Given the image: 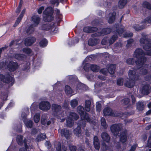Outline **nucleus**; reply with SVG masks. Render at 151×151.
I'll list each match as a JSON object with an SVG mask.
<instances>
[{"label":"nucleus","mask_w":151,"mask_h":151,"mask_svg":"<svg viewBox=\"0 0 151 151\" xmlns=\"http://www.w3.org/2000/svg\"><path fill=\"white\" fill-rule=\"evenodd\" d=\"M97 30L98 29L94 27H86V32H96Z\"/></svg>","instance_id":"obj_30"},{"label":"nucleus","mask_w":151,"mask_h":151,"mask_svg":"<svg viewBox=\"0 0 151 151\" xmlns=\"http://www.w3.org/2000/svg\"><path fill=\"white\" fill-rule=\"evenodd\" d=\"M79 42V40L77 38H76L75 39L71 41V43L70 44L71 45H73L76 43H77Z\"/></svg>","instance_id":"obj_57"},{"label":"nucleus","mask_w":151,"mask_h":151,"mask_svg":"<svg viewBox=\"0 0 151 151\" xmlns=\"http://www.w3.org/2000/svg\"><path fill=\"white\" fill-rule=\"evenodd\" d=\"M74 132L75 134L78 137L80 136L81 133V130L80 127L78 126L76 129L74 130Z\"/></svg>","instance_id":"obj_35"},{"label":"nucleus","mask_w":151,"mask_h":151,"mask_svg":"<svg viewBox=\"0 0 151 151\" xmlns=\"http://www.w3.org/2000/svg\"><path fill=\"white\" fill-rule=\"evenodd\" d=\"M137 146V145L136 144L133 145L131 149L129 151H134L135 149Z\"/></svg>","instance_id":"obj_62"},{"label":"nucleus","mask_w":151,"mask_h":151,"mask_svg":"<svg viewBox=\"0 0 151 151\" xmlns=\"http://www.w3.org/2000/svg\"><path fill=\"white\" fill-rule=\"evenodd\" d=\"M147 146L150 148H151V137L149 138L147 143Z\"/></svg>","instance_id":"obj_61"},{"label":"nucleus","mask_w":151,"mask_h":151,"mask_svg":"<svg viewBox=\"0 0 151 151\" xmlns=\"http://www.w3.org/2000/svg\"><path fill=\"white\" fill-rule=\"evenodd\" d=\"M0 81L6 83H10L11 86L12 85L14 82V78L12 77L9 76V77L5 78L4 76L2 75H0Z\"/></svg>","instance_id":"obj_11"},{"label":"nucleus","mask_w":151,"mask_h":151,"mask_svg":"<svg viewBox=\"0 0 151 151\" xmlns=\"http://www.w3.org/2000/svg\"><path fill=\"white\" fill-rule=\"evenodd\" d=\"M143 23H151V16L147 17L145 19Z\"/></svg>","instance_id":"obj_56"},{"label":"nucleus","mask_w":151,"mask_h":151,"mask_svg":"<svg viewBox=\"0 0 151 151\" xmlns=\"http://www.w3.org/2000/svg\"><path fill=\"white\" fill-rule=\"evenodd\" d=\"M29 65L30 64L29 63H27L24 68V70H28L30 68Z\"/></svg>","instance_id":"obj_60"},{"label":"nucleus","mask_w":151,"mask_h":151,"mask_svg":"<svg viewBox=\"0 0 151 151\" xmlns=\"http://www.w3.org/2000/svg\"><path fill=\"white\" fill-rule=\"evenodd\" d=\"M50 104L49 102L42 101L40 103L39 107L42 110H48L50 109Z\"/></svg>","instance_id":"obj_9"},{"label":"nucleus","mask_w":151,"mask_h":151,"mask_svg":"<svg viewBox=\"0 0 151 151\" xmlns=\"http://www.w3.org/2000/svg\"><path fill=\"white\" fill-rule=\"evenodd\" d=\"M143 6L149 9H151V4H150L148 2H144L143 4Z\"/></svg>","instance_id":"obj_45"},{"label":"nucleus","mask_w":151,"mask_h":151,"mask_svg":"<svg viewBox=\"0 0 151 151\" xmlns=\"http://www.w3.org/2000/svg\"><path fill=\"white\" fill-rule=\"evenodd\" d=\"M121 102L123 105H127L129 104L130 102V100L128 98H125L122 100Z\"/></svg>","instance_id":"obj_43"},{"label":"nucleus","mask_w":151,"mask_h":151,"mask_svg":"<svg viewBox=\"0 0 151 151\" xmlns=\"http://www.w3.org/2000/svg\"><path fill=\"white\" fill-rule=\"evenodd\" d=\"M103 113L105 116H119L122 118V116L120 115V114L118 113L116 111H113L111 108L108 107L105 108L104 109Z\"/></svg>","instance_id":"obj_8"},{"label":"nucleus","mask_w":151,"mask_h":151,"mask_svg":"<svg viewBox=\"0 0 151 151\" xmlns=\"http://www.w3.org/2000/svg\"><path fill=\"white\" fill-rule=\"evenodd\" d=\"M34 120L36 123H38L40 120V114L39 113L36 114L34 117Z\"/></svg>","instance_id":"obj_42"},{"label":"nucleus","mask_w":151,"mask_h":151,"mask_svg":"<svg viewBox=\"0 0 151 151\" xmlns=\"http://www.w3.org/2000/svg\"><path fill=\"white\" fill-rule=\"evenodd\" d=\"M151 88L148 85H146L144 86L141 90V92L144 94L147 95L151 91Z\"/></svg>","instance_id":"obj_19"},{"label":"nucleus","mask_w":151,"mask_h":151,"mask_svg":"<svg viewBox=\"0 0 151 151\" xmlns=\"http://www.w3.org/2000/svg\"><path fill=\"white\" fill-rule=\"evenodd\" d=\"M79 118L78 116L74 113H70L69 116L66 119V125L68 127H71L74 124L73 119L76 120Z\"/></svg>","instance_id":"obj_6"},{"label":"nucleus","mask_w":151,"mask_h":151,"mask_svg":"<svg viewBox=\"0 0 151 151\" xmlns=\"http://www.w3.org/2000/svg\"><path fill=\"white\" fill-rule=\"evenodd\" d=\"M127 2V0H119L118 3V6L119 9L123 8Z\"/></svg>","instance_id":"obj_28"},{"label":"nucleus","mask_w":151,"mask_h":151,"mask_svg":"<svg viewBox=\"0 0 151 151\" xmlns=\"http://www.w3.org/2000/svg\"><path fill=\"white\" fill-rule=\"evenodd\" d=\"M53 9L51 7H47L43 12L45 15L44 16V20L48 22H50L53 19L52 17Z\"/></svg>","instance_id":"obj_5"},{"label":"nucleus","mask_w":151,"mask_h":151,"mask_svg":"<svg viewBox=\"0 0 151 151\" xmlns=\"http://www.w3.org/2000/svg\"><path fill=\"white\" fill-rule=\"evenodd\" d=\"M108 147L106 146L105 144L103 143L102 144V146L101 147V149L104 150H106L108 149Z\"/></svg>","instance_id":"obj_59"},{"label":"nucleus","mask_w":151,"mask_h":151,"mask_svg":"<svg viewBox=\"0 0 151 151\" xmlns=\"http://www.w3.org/2000/svg\"><path fill=\"white\" fill-rule=\"evenodd\" d=\"M133 28L136 31H138L139 30H141L143 29L142 27L139 26L138 24H135L133 26Z\"/></svg>","instance_id":"obj_52"},{"label":"nucleus","mask_w":151,"mask_h":151,"mask_svg":"<svg viewBox=\"0 0 151 151\" xmlns=\"http://www.w3.org/2000/svg\"><path fill=\"white\" fill-rule=\"evenodd\" d=\"M143 37L140 39V42L142 45L143 48L146 51V53H145L141 49H137L134 53V56L136 58L137 60L135 61V63L138 69L140 70L139 74L144 75L146 74L147 71L151 70V63L148 65H144V64L147 60V59L145 56L146 55L151 56V43L150 40L146 37L145 36L142 34Z\"/></svg>","instance_id":"obj_1"},{"label":"nucleus","mask_w":151,"mask_h":151,"mask_svg":"<svg viewBox=\"0 0 151 151\" xmlns=\"http://www.w3.org/2000/svg\"><path fill=\"white\" fill-rule=\"evenodd\" d=\"M56 151H66L67 149V147L64 146L61 147L60 143H58V146L56 147Z\"/></svg>","instance_id":"obj_34"},{"label":"nucleus","mask_w":151,"mask_h":151,"mask_svg":"<svg viewBox=\"0 0 151 151\" xmlns=\"http://www.w3.org/2000/svg\"><path fill=\"white\" fill-rule=\"evenodd\" d=\"M70 105L73 108L75 107L78 104V101L76 99H74L70 101Z\"/></svg>","instance_id":"obj_39"},{"label":"nucleus","mask_w":151,"mask_h":151,"mask_svg":"<svg viewBox=\"0 0 151 151\" xmlns=\"http://www.w3.org/2000/svg\"><path fill=\"white\" fill-rule=\"evenodd\" d=\"M111 0H104V6L107 7L111 4L110 3V1Z\"/></svg>","instance_id":"obj_51"},{"label":"nucleus","mask_w":151,"mask_h":151,"mask_svg":"<svg viewBox=\"0 0 151 151\" xmlns=\"http://www.w3.org/2000/svg\"><path fill=\"white\" fill-rule=\"evenodd\" d=\"M61 106L58 104H54L52 105V109L53 111V115L58 119L60 122H63L65 121L64 114L61 111Z\"/></svg>","instance_id":"obj_3"},{"label":"nucleus","mask_w":151,"mask_h":151,"mask_svg":"<svg viewBox=\"0 0 151 151\" xmlns=\"http://www.w3.org/2000/svg\"><path fill=\"white\" fill-rule=\"evenodd\" d=\"M47 43V41L45 38H43L41 40L39 43L40 46L42 47H44L46 46Z\"/></svg>","instance_id":"obj_32"},{"label":"nucleus","mask_w":151,"mask_h":151,"mask_svg":"<svg viewBox=\"0 0 151 151\" xmlns=\"http://www.w3.org/2000/svg\"><path fill=\"white\" fill-rule=\"evenodd\" d=\"M35 39L34 37H29L25 39L24 44L27 46H29L32 45L35 41Z\"/></svg>","instance_id":"obj_17"},{"label":"nucleus","mask_w":151,"mask_h":151,"mask_svg":"<svg viewBox=\"0 0 151 151\" xmlns=\"http://www.w3.org/2000/svg\"><path fill=\"white\" fill-rule=\"evenodd\" d=\"M22 18H21V17L19 16V17L16 20L14 24V27H16L19 24V23L20 22L21 19H22Z\"/></svg>","instance_id":"obj_54"},{"label":"nucleus","mask_w":151,"mask_h":151,"mask_svg":"<svg viewBox=\"0 0 151 151\" xmlns=\"http://www.w3.org/2000/svg\"><path fill=\"white\" fill-rule=\"evenodd\" d=\"M61 134L62 136L65 137L67 139H68L70 135L69 131L66 129H63L60 130Z\"/></svg>","instance_id":"obj_25"},{"label":"nucleus","mask_w":151,"mask_h":151,"mask_svg":"<svg viewBox=\"0 0 151 151\" xmlns=\"http://www.w3.org/2000/svg\"><path fill=\"white\" fill-rule=\"evenodd\" d=\"M102 139L104 141L109 142L110 140V137L108 134L105 132H103L101 134Z\"/></svg>","instance_id":"obj_27"},{"label":"nucleus","mask_w":151,"mask_h":151,"mask_svg":"<svg viewBox=\"0 0 151 151\" xmlns=\"http://www.w3.org/2000/svg\"><path fill=\"white\" fill-rule=\"evenodd\" d=\"M118 27H119L118 29H117L115 33L118 34L119 36H121L122 33L124 31V27L121 25L120 26L118 25Z\"/></svg>","instance_id":"obj_29"},{"label":"nucleus","mask_w":151,"mask_h":151,"mask_svg":"<svg viewBox=\"0 0 151 151\" xmlns=\"http://www.w3.org/2000/svg\"><path fill=\"white\" fill-rule=\"evenodd\" d=\"M122 124H116L111 125L110 129L111 132L114 134V136L116 137H117V136H119L121 142L124 143L126 141L127 139L126 131H125L121 133L120 135H118L119 132L122 129Z\"/></svg>","instance_id":"obj_2"},{"label":"nucleus","mask_w":151,"mask_h":151,"mask_svg":"<svg viewBox=\"0 0 151 151\" xmlns=\"http://www.w3.org/2000/svg\"><path fill=\"white\" fill-rule=\"evenodd\" d=\"M115 64L108 65L107 66L108 69L103 68L100 71V73L104 75H106L109 72L110 74H113L116 68Z\"/></svg>","instance_id":"obj_7"},{"label":"nucleus","mask_w":151,"mask_h":151,"mask_svg":"<svg viewBox=\"0 0 151 151\" xmlns=\"http://www.w3.org/2000/svg\"><path fill=\"white\" fill-rule=\"evenodd\" d=\"M44 7L43 6H41L40 7L38 10L37 12L39 14H41L42 13V11L43 10Z\"/></svg>","instance_id":"obj_63"},{"label":"nucleus","mask_w":151,"mask_h":151,"mask_svg":"<svg viewBox=\"0 0 151 151\" xmlns=\"http://www.w3.org/2000/svg\"><path fill=\"white\" fill-rule=\"evenodd\" d=\"M133 42L134 40L133 39H130L128 40L127 43L126 45V47H130Z\"/></svg>","instance_id":"obj_53"},{"label":"nucleus","mask_w":151,"mask_h":151,"mask_svg":"<svg viewBox=\"0 0 151 151\" xmlns=\"http://www.w3.org/2000/svg\"><path fill=\"white\" fill-rule=\"evenodd\" d=\"M34 27L32 26V25L31 24L27 28L26 31V32L29 34L33 33L34 31V27Z\"/></svg>","instance_id":"obj_36"},{"label":"nucleus","mask_w":151,"mask_h":151,"mask_svg":"<svg viewBox=\"0 0 151 151\" xmlns=\"http://www.w3.org/2000/svg\"><path fill=\"white\" fill-rule=\"evenodd\" d=\"M55 28V27L53 25L52 26L49 23H47L42 25L41 29L45 30H48L50 29L52 31H53Z\"/></svg>","instance_id":"obj_14"},{"label":"nucleus","mask_w":151,"mask_h":151,"mask_svg":"<svg viewBox=\"0 0 151 151\" xmlns=\"http://www.w3.org/2000/svg\"><path fill=\"white\" fill-rule=\"evenodd\" d=\"M134 60L133 58H129L127 60V63L129 65H132L134 63Z\"/></svg>","instance_id":"obj_47"},{"label":"nucleus","mask_w":151,"mask_h":151,"mask_svg":"<svg viewBox=\"0 0 151 151\" xmlns=\"http://www.w3.org/2000/svg\"><path fill=\"white\" fill-rule=\"evenodd\" d=\"M69 149L71 151H76L77 149L76 147L73 145H70Z\"/></svg>","instance_id":"obj_58"},{"label":"nucleus","mask_w":151,"mask_h":151,"mask_svg":"<svg viewBox=\"0 0 151 151\" xmlns=\"http://www.w3.org/2000/svg\"><path fill=\"white\" fill-rule=\"evenodd\" d=\"M124 80L123 78H119L118 79L117 81V84L119 86L123 85Z\"/></svg>","instance_id":"obj_48"},{"label":"nucleus","mask_w":151,"mask_h":151,"mask_svg":"<svg viewBox=\"0 0 151 151\" xmlns=\"http://www.w3.org/2000/svg\"><path fill=\"white\" fill-rule=\"evenodd\" d=\"M116 14L115 12L109 14L108 15V18H107L108 22L109 23H112L113 22L115 19Z\"/></svg>","instance_id":"obj_22"},{"label":"nucleus","mask_w":151,"mask_h":151,"mask_svg":"<svg viewBox=\"0 0 151 151\" xmlns=\"http://www.w3.org/2000/svg\"><path fill=\"white\" fill-rule=\"evenodd\" d=\"M27 115L25 113H22V117L23 122H24L26 126L27 127L31 128L33 125V122L32 121L29 120L26 121V116Z\"/></svg>","instance_id":"obj_12"},{"label":"nucleus","mask_w":151,"mask_h":151,"mask_svg":"<svg viewBox=\"0 0 151 151\" xmlns=\"http://www.w3.org/2000/svg\"><path fill=\"white\" fill-rule=\"evenodd\" d=\"M109 40V38L108 37H105L102 40L101 43L103 45H105L107 44Z\"/></svg>","instance_id":"obj_50"},{"label":"nucleus","mask_w":151,"mask_h":151,"mask_svg":"<svg viewBox=\"0 0 151 151\" xmlns=\"http://www.w3.org/2000/svg\"><path fill=\"white\" fill-rule=\"evenodd\" d=\"M101 105L99 102H97L96 103V111L98 112H99L101 109Z\"/></svg>","instance_id":"obj_55"},{"label":"nucleus","mask_w":151,"mask_h":151,"mask_svg":"<svg viewBox=\"0 0 151 151\" xmlns=\"http://www.w3.org/2000/svg\"><path fill=\"white\" fill-rule=\"evenodd\" d=\"M32 21L33 22L32 24V26L34 27H36L40 22V18L38 15H34L32 17Z\"/></svg>","instance_id":"obj_15"},{"label":"nucleus","mask_w":151,"mask_h":151,"mask_svg":"<svg viewBox=\"0 0 151 151\" xmlns=\"http://www.w3.org/2000/svg\"><path fill=\"white\" fill-rule=\"evenodd\" d=\"M101 124L104 129H106L108 127L105 119L103 117H102L101 119Z\"/></svg>","instance_id":"obj_38"},{"label":"nucleus","mask_w":151,"mask_h":151,"mask_svg":"<svg viewBox=\"0 0 151 151\" xmlns=\"http://www.w3.org/2000/svg\"><path fill=\"white\" fill-rule=\"evenodd\" d=\"M23 142L24 144L25 148H21L19 151H32V147L30 146L29 142L28 141L27 142L26 140L25 139Z\"/></svg>","instance_id":"obj_13"},{"label":"nucleus","mask_w":151,"mask_h":151,"mask_svg":"<svg viewBox=\"0 0 151 151\" xmlns=\"http://www.w3.org/2000/svg\"><path fill=\"white\" fill-rule=\"evenodd\" d=\"M111 31V29L109 28H104L102 30L101 32H96L95 33L92 35V37L99 36L103 35L109 33Z\"/></svg>","instance_id":"obj_10"},{"label":"nucleus","mask_w":151,"mask_h":151,"mask_svg":"<svg viewBox=\"0 0 151 151\" xmlns=\"http://www.w3.org/2000/svg\"><path fill=\"white\" fill-rule=\"evenodd\" d=\"M65 91L67 95L71 96L73 95V91L70 87L68 85H66L65 87Z\"/></svg>","instance_id":"obj_26"},{"label":"nucleus","mask_w":151,"mask_h":151,"mask_svg":"<svg viewBox=\"0 0 151 151\" xmlns=\"http://www.w3.org/2000/svg\"><path fill=\"white\" fill-rule=\"evenodd\" d=\"M136 71L137 70L136 69H133L132 70H130L128 72V74L129 78V81H127L124 83V85L128 88H131L134 85V80H136L139 78V75L136 74Z\"/></svg>","instance_id":"obj_4"},{"label":"nucleus","mask_w":151,"mask_h":151,"mask_svg":"<svg viewBox=\"0 0 151 151\" xmlns=\"http://www.w3.org/2000/svg\"><path fill=\"white\" fill-rule=\"evenodd\" d=\"M77 111L80 114L81 119L84 121L85 119V115L84 114V109L83 107L81 106H79L77 107Z\"/></svg>","instance_id":"obj_18"},{"label":"nucleus","mask_w":151,"mask_h":151,"mask_svg":"<svg viewBox=\"0 0 151 151\" xmlns=\"http://www.w3.org/2000/svg\"><path fill=\"white\" fill-rule=\"evenodd\" d=\"M15 58L19 60H22L24 59L25 57V56L21 54H16L14 56Z\"/></svg>","instance_id":"obj_37"},{"label":"nucleus","mask_w":151,"mask_h":151,"mask_svg":"<svg viewBox=\"0 0 151 151\" xmlns=\"http://www.w3.org/2000/svg\"><path fill=\"white\" fill-rule=\"evenodd\" d=\"M114 143V145L116 147V148H117V149H119L120 146V142H117L116 143V142H115Z\"/></svg>","instance_id":"obj_64"},{"label":"nucleus","mask_w":151,"mask_h":151,"mask_svg":"<svg viewBox=\"0 0 151 151\" xmlns=\"http://www.w3.org/2000/svg\"><path fill=\"white\" fill-rule=\"evenodd\" d=\"M17 141L19 145L22 144V137L21 135H18L17 138Z\"/></svg>","instance_id":"obj_44"},{"label":"nucleus","mask_w":151,"mask_h":151,"mask_svg":"<svg viewBox=\"0 0 151 151\" xmlns=\"http://www.w3.org/2000/svg\"><path fill=\"white\" fill-rule=\"evenodd\" d=\"M85 22L84 20H82L80 21L78 23V25L80 27H83V30L84 31V29L85 28L84 24Z\"/></svg>","instance_id":"obj_46"},{"label":"nucleus","mask_w":151,"mask_h":151,"mask_svg":"<svg viewBox=\"0 0 151 151\" xmlns=\"http://www.w3.org/2000/svg\"><path fill=\"white\" fill-rule=\"evenodd\" d=\"M91 98L86 96V111H89L90 109Z\"/></svg>","instance_id":"obj_20"},{"label":"nucleus","mask_w":151,"mask_h":151,"mask_svg":"<svg viewBox=\"0 0 151 151\" xmlns=\"http://www.w3.org/2000/svg\"><path fill=\"white\" fill-rule=\"evenodd\" d=\"M93 145L95 149L98 150L100 148V143L99 140L96 136L94 137Z\"/></svg>","instance_id":"obj_23"},{"label":"nucleus","mask_w":151,"mask_h":151,"mask_svg":"<svg viewBox=\"0 0 151 151\" xmlns=\"http://www.w3.org/2000/svg\"><path fill=\"white\" fill-rule=\"evenodd\" d=\"M117 35H113L112 37L110 39L109 41V42L110 45L113 44L115 41L117 39Z\"/></svg>","instance_id":"obj_40"},{"label":"nucleus","mask_w":151,"mask_h":151,"mask_svg":"<svg viewBox=\"0 0 151 151\" xmlns=\"http://www.w3.org/2000/svg\"><path fill=\"white\" fill-rule=\"evenodd\" d=\"M18 67L17 63L13 61H11L8 65V67L9 68V70L10 71H14L18 68Z\"/></svg>","instance_id":"obj_16"},{"label":"nucleus","mask_w":151,"mask_h":151,"mask_svg":"<svg viewBox=\"0 0 151 151\" xmlns=\"http://www.w3.org/2000/svg\"><path fill=\"white\" fill-rule=\"evenodd\" d=\"M90 67V69L93 72H96L99 71L100 68L99 66L94 65H89L86 63V67Z\"/></svg>","instance_id":"obj_21"},{"label":"nucleus","mask_w":151,"mask_h":151,"mask_svg":"<svg viewBox=\"0 0 151 151\" xmlns=\"http://www.w3.org/2000/svg\"><path fill=\"white\" fill-rule=\"evenodd\" d=\"M79 40L81 47L84 50L85 49V35L84 34L82 35Z\"/></svg>","instance_id":"obj_24"},{"label":"nucleus","mask_w":151,"mask_h":151,"mask_svg":"<svg viewBox=\"0 0 151 151\" xmlns=\"http://www.w3.org/2000/svg\"><path fill=\"white\" fill-rule=\"evenodd\" d=\"M45 134H39L36 139L37 142H39L40 141L46 138Z\"/></svg>","instance_id":"obj_31"},{"label":"nucleus","mask_w":151,"mask_h":151,"mask_svg":"<svg viewBox=\"0 0 151 151\" xmlns=\"http://www.w3.org/2000/svg\"><path fill=\"white\" fill-rule=\"evenodd\" d=\"M137 109L139 111H142L144 108V105L143 102L141 101L138 102L137 104Z\"/></svg>","instance_id":"obj_33"},{"label":"nucleus","mask_w":151,"mask_h":151,"mask_svg":"<svg viewBox=\"0 0 151 151\" xmlns=\"http://www.w3.org/2000/svg\"><path fill=\"white\" fill-rule=\"evenodd\" d=\"M23 52L25 53L30 55L32 54V51L28 47H26L23 49Z\"/></svg>","instance_id":"obj_41"},{"label":"nucleus","mask_w":151,"mask_h":151,"mask_svg":"<svg viewBox=\"0 0 151 151\" xmlns=\"http://www.w3.org/2000/svg\"><path fill=\"white\" fill-rule=\"evenodd\" d=\"M133 36V33L132 32H127L124 35V37L126 38L132 37Z\"/></svg>","instance_id":"obj_49"}]
</instances>
